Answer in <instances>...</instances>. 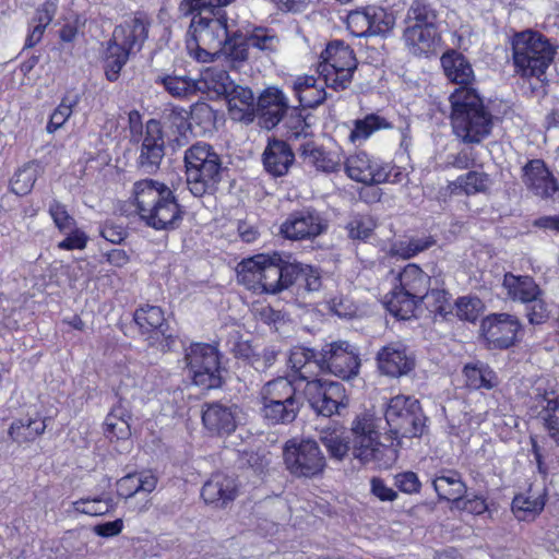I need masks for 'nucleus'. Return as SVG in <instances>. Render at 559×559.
<instances>
[{
    "instance_id": "obj_64",
    "label": "nucleus",
    "mask_w": 559,
    "mask_h": 559,
    "mask_svg": "<svg viewBox=\"0 0 559 559\" xmlns=\"http://www.w3.org/2000/svg\"><path fill=\"white\" fill-rule=\"evenodd\" d=\"M452 508L467 511L473 514H483L487 510L486 500L480 496H474L472 498H467L462 496Z\"/></svg>"
},
{
    "instance_id": "obj_25",
    "label": "nucleus",
    "mask_w": 559,
    "mask_h": 559,
    "mask_svg": "<svg viewBox=\"0 0 559 559\" xmlns=\"http://www.w3.org/2000/svg\"><path fill=\"white\" fill-rule=\"evenodd\" d=\"M224 99L233 120L251 123L257 117V99L251 88L234 83Z\"/></svg>"
},
{
    "instance_id": "obj_47",
    "label": "nucleus",
    "mask_w": 559,
    "mask_h": 559,
    "mask_svg": "<svg viewBox=\"0 0 559 559\" xmlns=\"http://www.w3.org/2000/svg\"><path fill=\"white\" fill-rule=\"evenodd\" d=\"M301 156L309 160L310 164L325 173L338 170L341 164L334 159L329 153L317 147L313 142L304 143L300 146Z\"/></svg>"
},
{
    "instance_id": "obj_8",
    "label": "nucleus",
    "mask_w": 559,
    "mask_h": 559,
    "mask_svg": "<svg viewBox=\"0 0 559 559\" xmlns=\"http://www.w3.org/2000/svg\"><path fill=\"white\" fill-rule=\"evenodd\" d=\"M290 255L276 251L271 254L254 255L240 263L238 276L242 282L258 284L265 294L277 295L286 290L284 276Z\"/></svg>"
},
{
    "instance_id": "obj_48",
    "label": "nucleus",
    "mask_w": 559,
    "mask_h": 559,
    "mask_svg": "<svg viewBox=\"0 0 559 559\" xmlns=\"http://www.w3.org/2000/svg\"><path fill=\"white\" fill-rule=\"evenodd\" d=\"M449 299L450 294L445 289L429 287L427 294L420 298V304H425L426 308L435 316L447 319L453 311Z\"/></svg>"
},
{
    "instance_id": "obj_29",
    "label": "nucleus",
    "mask_w": 559,
    "mask_h": 559,
    "mask_svg": "<svg viewBox=\"0 0 559 559\" xmlns=\"http://www.w3.org/2000/svg\"><path fill=\"white\" fill-rule=\"evenodd\" d=\"M441 66L448 80L460 87H471L474 71L467 58L455 49L445 51L441 57Z\"/></svg>"
},
{
    "instance_id": "obj_33",
    "label": "nucleus",
    "mask_w": 559,
    "mask_h": 559,
    "mask_svg": "<svg viewBox=\"0 0 559 559\" xmlns=\"http://www.w3.org/2000/svg\"><path fill=\"white\" fill-rule=\"evenodd\" d=\"M462 372L466 379V385L474 390H491L499 384L497 373L481 360L465 364Z\"/></svg>"
},
{
    "instance_id": "obj_41",
    "label": "nucleus",
    "mask_w": 559,
    "mask_h": 559,
    "mask_svg": "<svg viewBox=\"0 0 559 559\" xmlns=\"http://www.w3.org/2000/svg\"><path fill=\"white\" fill-rule=\"evenodd\" d=\"M46 429V420L40 418H21L9 428L10 438L17 443L34 441Z\"/></svg>"
},
{
    "instance_id": "obj_10",
    "label": "nucleus",
    "mask_w": 559,
    "mask_h": 559,
    "mask_svg": "<svg viewBox=\"0 0 559 559\" xmlns=\"http://www.w3.org/2000/svg\"><path fill=\"white\" fill-rule=\"evenodd\" d=\"M323 62L319 66L325 86L335 91L346 90L357 69L353 49L342 40L331 41L321 53Z\"/></svg>"
},
{
    "instance_id": "obj_26",
    "label": "nucleus",
    "mask_w": 559,
    "mask_h": 559,
    "mask_svg": "<svg viewBox=\"0 0 559 559\" xmlns=\"http://www.w3.org/2000/svg\"><path fill=\"white\" fill-rule=\"evenodd\" d=\"M286 290L296 287L307 293H316L322 288L321 272L318 267L297 261L290 255L288 269L285 272Z\"/></svg>"
},
{
    "instance_id": "obj_22",
    "label": "nucleus",
    "mask_w": 559,
    "mask_h": 559,
    "mask_svg": "<svg viewBox=\"0 0 559 559\" xmlns=\"http://www.w3.org/2000/svg\"><path fill=\"white\" fill-rule=\"evenodd\" d=\"M158 121L162 122L164 135L174 150L186 146L194 134L189 112L181 107L165 109Z\"/></svg>"
},
{
    "instance_id": "obj_2",
    "label": "nucleus",
    "mask_w": 559,
    "mask_h": 559,
    "mask_svg": "<svg viewBox=\"0 0 559 559\" xmlns=\"http://www.w3.org/2000/svg\"><path fill=\"white\" fill-rule=\"evenodd\" d=\"M185 2L192 14L186 37L191 57L199 62H210L224 51L235 61L247 60L248 48L229 37L224 7L194 8L188 0Z\"/></svg>"
},
{
    "instance_id": "obj_20",
    "label": "nucleus",
    "mask_w": 559,
    "mask_h": 559,
    "mask_svg": "<svg viewBox=\"0 0 559 559\" xmlns=\"http://www.w3.org/2000/svg\"><path fill=\"white\" fill-rule=\"evenodd\" d=\"M345 171L353 180L369 186L388 181L390 175L388 164H379L365 152L349 156L345 163Z\"/></svg>"
},
{
    "instance_id": "obj_50",
    "label": "nucleus",
    "mask_w": 559,
    "mask_h": 559,
    "mask_svg": "<svg viewBox=\"0 0 559 559\" xmlns=\"http://www.w3.org/2000/svg\"><path fill=\"white\" fill-rule=\"evenodd\" d=\"M545 506L542 497L532 498L525 495H518L512 501V512L520 521L534 519Z\"/></svg>"
},
{
    "instance_id": "obj_49",
    "label": "nucleus",
    "mask_w": 559,
    "mask_h": 559,
    "mask_svg": "<svg viewBox=\"0 0 559 559\" xmlns=\"http://www.w3.org/2000/svg\"><path fill=\"white\" fill-rule=\"evenodd\" d=\"M389 128H392V126L385 118L377 114H370L362 119L355 120L354 129L349 134V139L352 142H356L357 140H366L371 135L372 132Z\"/></svg>"
},
{
    "instance_id": "obj_21",
    "label": "nucleus",
    "mask_w": 559,
    "mask_h": 559,
    "mask_svg": "<svg viewBox=\"0 0 559 559\" xmlns=\"http://www.w3.org/2000/svg\"><path fill=\"white\" fill-rule=\"evenodd\" d=\"M522 180L528 191L542 199H550L559 190V185L542 159L528 160L522 168Z\"/></svg>"
},
{
    "instance_id": "obj_34",
    "label": "nucleus",
    "mask_w": 559,
    "mask_h": 559,
    "mask_svg": "<svg viewBox=\"0 0 559 559\" xmlns=\"http://www.w3.org/2000/svg\"><path fill=\"white\" fill-rule=\"evenodd\" d=\"M432 485L438 498L450 501L452 506L466 493V485L455 471H448L437 476Z\"/></svg>"
},
{
    "instance_id": "obj_14",
    "label": "nucleus",
    "mask_w": 559,
    "mask_h": 559,
    "mask_svg": "<svg viewBox=\"0 0 559 559\" xmlns=\"http://www.w3.org/2000/svg\"><path fill=\"white\" fill-rule=\"evenodd\" d=\"M140 143L136 166L147 175H154L160 168L165 156V135L162 122L157 119H150L144 126L143 133L132 140Z\"/></svg>"
},
{
    "instance_id": "obj_37",
    "label": "nucleus",
    "mask_w": 559,
    "mask_h": 559,
    "mask_svg": "<svg viewBox=\"0 0 559 559\" xmlns=\"http://www.w3.org/2000/svg\"><path fill=\"white\" fill-rule=\"evenodd\" d=\"M235 82L230 80L228 73L223 69L209 68L206 69L197 84L201 93L213 92L217 97H224Z\"/></svg>"
},
{
    "instance_id": "obj_38",
    "label": "nucleus",
    "mask_w": 559,
    "mask_h": 559,
    "mask_svg": "<svg viewBox=\"0 0 559 559\" xmlns=\"http://www.w3.org/2000/svg\"><path fill=\"white\" fill-rule=\"evenodd\" d=\"M490 183L491 180L486 173L469 170L467 174L459 176L456 180L450 182L449 188L452 193L473 195L486 192Z\"/></svg>"
},
{
    "instance_id": "obj_4",
    "label": "nucleus",
    "mask_w": 559,
    "mask_h": 559,
    "mask_svg": "<svg viewBox=\"0 0 559 559\" xmlns=\"http://www.w3.org/2000/svg\"><path fill=\"white\" fill-rule=\"evenodd\" d=\"M453 132L464 143H479L490 134L492 115L473 87H457L449 97Z\"/></svg>"
},
{
    "instance_id": "obj_62",
    "label": "nucleus",
    "mask_w": 559,
    "mask_h": 559,
    "mask_svg": "<svg viewBox=\"0 0 559 559\" xmlns=\"http://www.w3.org/2000/svg\"><path fill=\"white\" fill-rule=\"evenodd\" d=\"M296 96L299 99L300 106L305 108H316L321 105L328 97V93L324 87L320 88H309L301 90V92L296 93Z\"/></svg>"
},
{
    "instance_id": "obj_55",
    "label": "nucleus",
    "mask_w": 559,
    "mask_h": 559,
    "mask_svg": "<svg viewBox=\"0 0 559 559\" xmlns=\"http://www.w3.org/2000/svg\"><path fill=\"white\" fill-rule=\"evenodd\" d=\"M79 103V96H66L60 105L53 110L50 116L49 122L46 127L47 132L53 133L69 119L72 114V107Z\"/></svg>"
},
{
    "instance_id": "obj_60",
    "label": "nucleus",
    "mask_w": 559,
    "mask_h": 559,
    "mask_svg": "<svg viewBox=\"0 0 559 559\" xmlns=\"http://www.w3.org/2000/svg\"><path fill=\"white\" fill-rule=\"evenodd\" d=\"M544 295L532 299L526 305V316L531 324H542L549 318L548 305L545 302Z\"/></svg>"
},
{
    "instance_id": "obj_39",
    "label": "nucleus",
    "mask_w": 559,
    "mask_h": 559,
    "mask_svg": "<svg viewBox=\"0 0 559 559\" xmlns=\"http://www.w3.org/2000/svg\"><path fill=\"white\" fill-rule=\"evenodd\" d=\"M404 22L406 26H438V12L429 0H413Z\"/></svg>"
},
{
    "instance_id": "obj_15",
    "label": "nucleus",
    "mask_w": 559,
    "mask_h": 559,
    "mask_svg": "<svg viewBox=\"0 0 559 559\" xmlns=\"http://www.w3.org/2000/svg\"><path fill=\"white\" fill-rule=\"evenodd\" d=\"M311 408L321 416L330 417L338 413L345 399V389L342 383L322 379L308 381L304 391Z\"/></svg>"
},
{
    "instance_id": "obj_54",
    "label": "nucleus",
    "mask_w": 559,
    "mask_h": 559,
    "mask_svg": "<svg viewBox=\"0 0 559 559\" xmlns=\"http://www.w3.org/2000/svg\"><path fill=\"white\" fill-rule=\"evenodd\" d=\"M435 243L436 241L431 236L424 238H411L407 241H400L395 243L392 250L395 254L404 259H411L419 252L429 249Z\"/></svg>"
},
{
    "instance_id": "obj_43",
    "label": "nucleus",
    "mask_w": 559,
    "mask_h": 559,
    "mask_svg": "<svg viewBox=\"0 0 559 559\" xmlns=\"http://www.w3.org/2000/svg\"><path fill=\"white\" fill-rule=\"evenodd\" d=\"M420 305V298L413 297L403 289L394 290L391 299L388 301V309L391 314L402 320H408L415 317V311Z\"/></svg>"
},
{
    "instance_id": "obj_5",
    "label": "nucleus",
    "mask_w": 559,
    "mask_h": 559,
    "mask_svg": "<svg viewBox=\"0 0 559 559\" xmlns=\"http://www.w3.org/2000/svg\"><path fill=\"white\" fill-rule=\"evenodd\" d=\"M183 162L188 189L197 198L215 192L228 171L221 155L205 142H197L187 148Z\"/></svg>"
},
{
    "instance_id": "obj_28",
    "label": "nucleus",
    "mask_w": 559,
    "mask_h": 559,
    "mask_svg": "<svg viewBox=\"0 0 559 559\" xmlns=\"http://www.w3.org/2000/svg\"><path fill=\"white\" fill-rule=\"evenodd\" d=\"M403 38L411 53L427 57L439 41L438 26H406Z\"/></svg>"
},
{
    "instance_id": "obj_35",
    "label": "nucleus",
    "mask_w": 559,
    "mask_h": 559,
    "mask_svg": "<svg viewBox=\"0 0 559 559\" xmlns=\"http://www.w3.org/2000/svg\"><path fill=\"white\" fill-rule=\"evenodd\" d=\"M399 280L400 288L417 298H423L431 284V277L417 264H407L400 273Z\"/></svg>"
},
{
    "instance_id": "obj_40",
    "label": "nucleus",
    "mask_w": 559,
    "mask_h": 559,
    "mask_svg": "<svg viewBox=\"0 0 559 559\" xmlns=\"http://www.w3.org/2000/svg\"><path fill=\"white\" fill-rule=\"evenodd\" d=\"M156 84L164 86L165 91L175 98H188L199 91L197 80L187 75L166 74L155 79Z\"/></svg>"
},
{
    "instance_id": "obj_9",
    "label": "nucleus",
    "mask_w": 559,
    "mask_h": 559,
    "mask_svg": "<svg viewBox=\"0 0 559 559\" xmlns=\"http://www.w3.org/2000/svg\"><path fill=\"white\" fill-rule=\"evenodd\" d=\"M183 361L192 383L201 390L218 389L223 385L219 353L207 343H192L185 348Z\"/></svg>"
},
{
    "instance_id": "obj_32",
    "label": "nucleus",
    "mask_w": 559,
    "mask_h": 559,
    "mask_svg": "<svg viewBox=\"0 0 559 559\" xmlns=\"http://www.w3.org/2000/svg\"><path fill=\"white\" fill-rule=\"evenodd\" d=\"M502 286L512 300H519L523 304L544 295L534 278L528 275H514L508 272L503 276Z\"/></svg>"
},
{
    "instance_id": "obj_53",
    "label": "nucleus",
    "mask_w": 559,
    "mask_h": 559,
    "mask_svg": "<svg viewBox=\"0 0 559 559\" xmlns=\"http://www.w3.org/2000/svg\"><path fill=\"white\" fill-rule=\"evenodd\" d=\"M248 45L261 50L265 55L277 51L280 38L270 29L255 28L248 38Z\"/></svg>"
},
{
    "instance_id": "obj_36",
    "label": "nucleus",
    "mask_w": 559,
    "mask_h": 559,
    "mask_svg": "<svg viewBox=\"0 0 559 559\" xmlns=\"http://www.w3.org/2000/svg\"><path fill=\"white\" fill-rule=\"evenodd\" d=\"M354 19L365 20L367 29L373 35H385L389 33L395 23V19L391 13L380 8H368L364 11H355Z\"/></svg>"
},
{
    "instance_id": "obj_27",
    "label": "nucleus",
    "mask_w": 559,
    "mask_h": 559,
    "mask_svg": "<svg viewBox=\"0 0 559 559\" xmlns=\"http://www.w3.org/2000/svg\"><path fill=\"white\" fill-rule=\"evenodd\" d=\"M264 169L274 177H282L295 160L292 147L283 140L270 139L262 154Z\"/></svg>"
},
{
    "instance_id": "obj_51",
    "label": "nucleus",
    "mask_w": 559,
    "mask_h": 559,
    "mask_svg": "<svg viewBox=\"0 0 559 559\" xmlns=\"http://www.w3.org/2000/svg\"><path fill=\"white\" fill-rule=\"evenodd\" d=\"M454 307L456 317L468 322H475L484 310L483 301L474 296L459 297Z\"/></svg>"
},
{
    "instance_id": "obj_59",
    "label": "nucleus",
    "mask_w": 559,
    "mask_h": 559,
    "mask_svg": "<svg viewBox=\"0 0 559 559\" xmlns=\"http://www.w3.org/2000/svg\"><path fill=\"white\" fill-rule=\"evenodd\" d=\"M376 227V223L369 216H355L347 225L348 235L353 239H367Z\"/></svg>"
},
{
    "instance_id": "obj_58",
    "label": "nucleus",
    "mask_w": 559,
    "mask_h": 559,
    "mask_svg": "<svg viewBox=\"0 0 559 559\" xmlns=\"http://www.w3.org/2000/svg\"><path fill=\"white\" fill-rule=\"evenodd\" d=\"M283 454H321L319 444L310 438H293L283 447Z\"/></svg>"
},
{
    "instance_id": "obj_63",
    "label": "nucleus",
    "mask_w": 559,
    "mask_h": 559,
    "mask_svg": "<svg viewBox=\"0 0 559 559\" xmlns=\"http://www.w3.org/2000/svg\"><path fill=\"white\" fill-rule=\"evenodd\" d=\"M66 238L58 243V248L62 250H82L86 247L88 237L76 226L70 233H62Z\"/></svg>"
},
{
    "instance_id": "obj_16",
    "label": "nucleus",
    "mask_w": 559,
    "mask_h": 559,
    "mask_svg": "<svg viewBox=\"0 0 559 559\" xmlns=\"http://www.w3.org/2000/svg\"><path fill=\"white\" fill-rule=\"evenodd\" d=\"M326 229L325 221L311 207L294 211L281 225V234L290 240L313 239Z\"/></svg>"
},
{
    "instance_id": "obj_42",
    "label": "nucleus",
    "mask_w": 559,
    "mask_h": 559,
    "mask_svg": "<svg viewBox=\"0 0 559 559\" xmlns=\"http://www.w3.org/2000/svg\"><path fill=\"white\" fill-rule=\"evenodd\" d=\"M72 508L74 511L82 514L100 516L110 513L116 508V503L109 495L103 493L100 496H88L73 501Z\"/></svg>"
},
{
    "instance_id": "obj_56",
    "label": "nucleus",
    "mask_w": 559,
    "mask_h": 559,
    "mask_svg": "<svg viewBox=\"0 0 559 559\" xmlns=\"http://www.w3.org/2000/svg\"><path fill=\"white\" fill-rule=\"evenodd\" d=\"M36 171L32 166H24L19 169L11 180V191L17 195H25L34 187Z\"/></svg>"
},
{
    "instance_id": "obj_44",
    "label": "nucleus",
    "mask_w": 559,
    "mask_h": 559,
    "mask_svg": "<svg viewBox=\"0 0 559 559\" xmlns=\"http://www.w3.org/2000/svg\"><path fill=\"white\" fill-rule=\"evenodd\" d=\"M286 467L298 477H312L325 466L324 456H284Z\"/></svg>"
},
{
    "instance_id": "obj_12",
    "label": "nucleus",
    "mask_w": 559,
    "mask_h": 559,
    "mask_svg": "<svg viewBox=\"0 0 559 559\" xmlns=\"http://www.w3.org/2000/svg\"><path fill=\"white\" fill-rule=\"evenodd\" d=\"M320 373L333 374L342 380H350L359 374L361 360L356 346L346 341L324 344L320 348Z\"/></svg>"
},
{
    "instance_id": "obj_19",
    "label": "nucleus",
    "mask_w": 559,
    "mask_h": 559,
    "mask_svg": "<svg viewBox=\"0 0 559 559\" xmlns=\"http://www.w3.org/2000/svg\"><path fill=\"white\" fill-rule=\"evenodd\" d=\"M130 419L131 413L124 405V400L119 397L117 405L111 408L104 423L105 437L111 443H117V445L114 448V451H116L118 454L131 451Z\"/></svg>"
},
{
    "instance_id": "obj_24",
    "label": "nucleus",
    "mask_w": 559,
    "mask_h": 559,
    "mask_svg": "<svg viewBox=\"0 0 559 559\" xmlns=\"http://www.w3.org/2000/svg\"><path fill=\"white\" fill-rule=\"evenodd\" d=\"M257 116L261 127L271 130L276 127L289 109L287 98L276 87H267L257 98Z\"/></svg>"
},
{
    "instance_id": "obj_3",
    "label": "nucleus",
    "mask_w": 559,
    "mask_h": 559,
    "mask_svg": "<svg viewBox=\"0 0 559 559\" xmlns=\"http://www.w3.org/2000/svg\"><path fill=\"white\" fill-rule=\"evenodd\" d=\"M138 214L155 230H176L180 227L186 211L174 191L165 183L153 179L136 181L133 188Z\"/></svg>"
},
{
    "instance_id": "obj_30",
    "label": "nucleus",
    "mask_w": 559,
    "mask_h": 559,
    "mask_svg": "<svg viewBox=\"0 0 559 559\" xmlns=\"http://www.w3.org/2000/svg\"><path fill=\"white\" fill-rule=\"evenodd\" d=\"M533 407L539 409L537 416L544 421L549 437L559 444V395L537 393L533 397Z\"/></svg>"
},
{
    "instance_id": "obj_1",
    "label": "nucleus",
    "mask_w": 559,
    "mask_h": 559,
    "mask_svg": "<svg viewBox=\"0 0 559 559\" xmlns=\"http://www.w3.org/2000/svg\"><path fill=\"white\" fill-rule=\"evenodd\" d=\"M384 417L389 433L380 436L377 419L365 413L353 421L350 435L344 432L324 431L320 442L330 454H347L350 450L367 451L371 454L390 449L395 453L402 448L403 438H416L423 435L426 427V416L419 401L413 396L396 395L386 404Z\"/></svg>"
},
{
    "instance_id": "obj_61",
    "label": "nucleus",
    "mask_w": 559,
    "mask_h": 559,
    "mask_svg": "<svg viewBox=\"0 0 559 559\" xmlns=\"http://www.w3.org/2000/svg\"><path fill=\"white\" fill-rule=\"evenodd\" d=\"M110 40H115L116 45L128 52V56L135 47L140 49L143 44L142 40L133 38V35L128 31V27L123 25L115 27L112 38Z\"/></svg>"
},
{
    "instance_id": "obj_13",
    "label": "nucleus",
    "mask_w": 559,
    "mask_h": 559,
    "mask_svg": "<svg viewBox=\"0 0 559 559\" xmlns=\"http://www.w3.org/2000/svg\"><path fill=\"white\" fill-rule=\"evenodd\" d=\"M521 330L519 318L507 312L490 313L480 323V335L488 349H509L516 344Z\"/></svg>"
},
{
    "instance_id": "obj_18",
    "label": "nucleus",
    "mask_w": 559,
    "mask_h": 559,
    "mask_svg": "<svg viewBox=\"0 0 559 559\" xmlns=\"http://www.w3.org/2000/svg\"><path fill=\"white\" fill-rule=\"evenodd\" d=\"M239 491L240 484L237 477L217 472L202 486L201 497L213 508L226 509L236 500Z\"/></svg>"
},
{
    "instance_id": "obj_57",
    "label": "nucleus",
    "mask_w": 559,
    "mask_h": 559,
    "mask_svg": "<svg viewBox=\"0 0 559 559\" xmlns=\"http://www.w3.org/2000/svg\"><path fill=\"white\" fill-rule=\"evenodd\" d=\"M48 212L60 233H70L76 226V221L68 213L66 205L58 200L50 202Z\"/></svg>"
},
{
    "instance_id": "obj_17",
    "label": "nucleus",
    "mask_w": 559,
    "mask_h": 559,
    "mask_svg": "<svg viewBox=\"0 0 559 559\" xmlns=\"http://www.w3.org/2000/svg\"><path fill=\"white\" fill-rule=\"evenodd\" d=\"M376 361L379 372L390 378L406 376L416 365L414 355L401 342L382 346L376 355Z\"/></svg>"
},
{
    "instance_id": "obj_31",
    "label": "nucleus",
    "mask_w": 559,
    "mask_h": 559,
    "mask_svg": "<svg viewBox=\"0 0 559 559\" xmlns=\"http://www.w3.org/2000/svg\"><path fill=\"white\" fill-rule=\"evenodd\" d=\"M320 349L314 347H295L289 355V364L298 378L311 381L320 373Z\"/></svg>"
},
{
    "instance_id": "obj_6",
    "label": "nucleus",
    "mask_w": 559,
    "mask_h": 559,
    "mask_svg": "<svg viewBox=\"0 0 559 559\" xmlns=\"http://www.w3.org/2000/svg\"><path fill=\"white\" fill-rule=\"evenodd\" d=\"M513 62L516 72L524 78L546 80L547 68L554 61L556 49L547 37L534 31H525L512 40Z\"/></svg>"
},
{
    "instance_id": "obj_7",
    "label": "nucleus",
    "mask_w": 559,
    "mask_h": 559,
    "mask_svg": "<svg viewBox=\"0 0 559 559\" xmlns=\"http://www.w3.org/2000/svg\"><path fill=\"white\" fill-rule=\"evenodd\" d=\"M261 414L269 425L293 423L304 406V395L285 378L269 381L261 392Z\"/></svg>"
},
{
    "instance_id": "obj_23",
    "label": "nucleus",
    "mask_w": 559,
    "mask_h": 559,
    "mask_svg": "<svg viewBox=\"0 0 559 559\" xmlns=\"http://www.w3.org/2000/svg\"><path fill=\"white\" fill-rule=\"evenodd\" d=\"M239 408L236 404L213 402L204 405L202 421L204 427L213 435H230L237 427Z\"/></svg>"
},
{
    "instance_id": "obj_45",
    "label": "nucleus",
    "mask_w": 559,
    "mask_h": 559,
    "mask_svg": "<svg viewBox=\"0 0 559 559\" xmlns=\"http://www.w3.org/2000/svg\"><path fill=\"white\" fill-rule=\"evenodd\" d=\"M128 59L129 56L126 50L116 45L115 40H108L104 57L106 79L110 82H116Z\"/></svg>"
},
{
    "instance_id": "obj_46",
    "label": "nucleus",
    "mask_w": 559,
    "mask_h": 559,
    "mask_svg": "<svg viewBox=\"0 0 559 559\" xmlns=\"http://www.w3.org/2000/svg\"><path fill=\"white\" fill-rule=\"evenodd\" d=\"M217 112L206 103H195L190 110L189 119L192 130H199L194 134H205L215 130Z\"/></svg>"
},
{
    "instance_id": "obj_11",
    "label": "nucleus",
    "mask_w": 559,
    "mask_h": 559,
    "mask_svg": "<svg viewBox=\"0 0 559 559\" xmlns=\"http://www.w3.org/2000/svg\"><path fill=\"white\" fill-rule=\"evenodd\" d=\"M133 319L142 334L146 335L145 340L150 346L164 353L175 352L182 346L177 330L170 326L159 307H141L135 310Z\"/></svg>"
},
{
    "instance_id": "obj_52",
    "label": "nucleus",
    "mask_w": 559,
    "mask_h": 559,
    "mask_svg": "<svg viewBox=\"0 0 559 559\" xmlns=\"http://www.w3.org/2000/svg\"><path fill=\"white\" fill-rule=\"evenodd\" d=\"M302 111L304 109L294 107L286 119L285 124L289 132V139L298 140L300 138H308L312 135L310 131L311 123L308 120L309 115L304 116Z\"/></svg>"
}]
</instances>
